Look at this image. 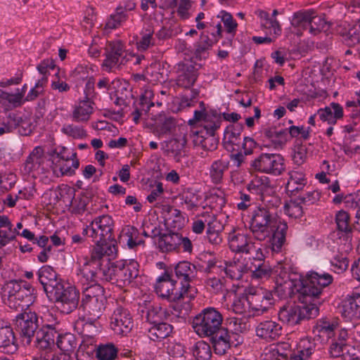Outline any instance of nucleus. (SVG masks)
Instances as JSON below:
<instances>
[{
    "label": "nucleus",
    "instance_id": "obj_1",
    "mask_svg": "<svg viewBox=\"0 0 360 360\" xmlns=\"http://www.w3.org/2000/svg\"><path fill=\"white\" fill-rule=\"evenodd\" d=\"M333 281L332 275L328 273L311 271L305 278H302L300 274L283 268L276 277L275 290L282 298L291 297L297 291L300 293V299L304 302H315L317 305L323 289L331 284Z\"/></svg>",
    "mask_w": 360,
    "mask_h": 360
},
{
    "label": "nucleus",
    "instance_id": "obj_2",
    "mask_svg": "<svg viewBox=\"0 0 360 360\" xmlns=\"http://www.w3.org/2000/svg\"><path fill=\"white\" fill-rule=\"evenodd\" d=\"M250 229L255 239L263 241L269 238L271 250L281 251L285 241L288 225L278 220L268 209L259 207L254 210Z\"/></svg>",
    "mask_w": 360,
    "mask_h": 360
},
{
    "label": "nucleus",
    "instance_id": "obj_3",
    "mask_svg": "<svg viewBox=\"0 0 360 360\" xmlns=\"http://www.w3.org/2000/svg\"><path fill=\"white\" fill-rule=\"evenodd\" d=\"M117 252V248L115 240L96 243V245L91 251V257L84 259V262L79 269L80 274L87 281H96L98 280V271H105L107 266L110 264L107 261L106 264L103 266V257L107 256L114 258Z\"/></svg>",
    "mask_w": 360,
    "mask_h": 360
},
{
    "label": "nucleus",
    "instance_id": "obj_4",
    "mask_svg": "<svg viewBox=\"0 0 360 360\" xmlns=\"http://www.w3.org/2000/svg\"><path fill=\"white\" fill-rule=\"evenodd\" d=\"M34 288L27 282L11 280L2 288V297L4 303L14 310H23L34 302Z\"/></svg>",
    "mask_w": 360,
    "mask_h": 360
},
{
    "label": "nucleus",
    "instance_id": "obj_5",
    "mask_svg": "<svg viewBox=\"0 0 360 360\" xmlns=\"http://www.w3.org/2000/svg\"><path fill=\"white\" fill-rule=\"evenodd\" d=\"M139 264L134 260L118 261L98 271V279L110 282L120 288L128 285L139 275Z\"/></svg>",
    "mask_w": 360,
    "mask_h": 360
},
{
    "label": "nucleus",
    "instance_id": "obj_6",
    "mask_svg": "<svg viewBox=\"0 0 360 360\" xmlns=\"http://www.w3.org/2000/svg\"><path fill=\"white\" fill-rule=\"evenodd\" d=\"M291 25L297 36H302L304 31H308L311 36H317L322 32H327L330 23L322 17L316 15L313 10L298 11L293 14Z\"/></svg>",
    "mask_w": 360,
    "mask_h": 360
},
{
    "label": "nucleus",
    "instance_id": "obj_7",
    "mask_svg": "<svg viewBox=\"0 0 360 360\" xmlns=\"http://www.w3.org/2000/svg\"><path fill=\"white\" fill-rule=\"evenodd\" d=\"M298 300L300 304L288 305L281 308L278 316L282 323L294 326L304 319H313L318 316L319 309L316 303L304 302L300 299V293L298 295Z\"/></svg>",
    "mask_w": 360,
    "mask_h": 360
},
{
    "label": "nucleus",
    "instance_id": "obj_8",
    "mask_svg": "<svg viewBox=\"0 0 360 360\" xmlns=\"http://www.w3.org/2000/svg\"><path fill=\"white\" fill-rule=\"evenodd\" d=\"M106 297L104 288L99 284H94L84 289L82 304L89 319H99L105 309Z\"/></svg>",
    "mask_w": 360,
    "mask_h": 360
},
{
    "label": "nucleus",
    "instance_id": "obj_9",
    "mask_svg": "<svg viewBox=\"0 0 360 360\" xmlns=\"http://www.w3.org/2000/svg\"><path fill=\"white\" fill-rule=\"evenodd\" d=\"M159 270L163 271L159 274V292L162 298H165L171 302H176L182 300L188 304V309L190 308L188 303V294L186 290H182V286L179 291H175L176 281L174 279L172 274V268L167 266L164 262H159Z\"/></svg>",
    "mask_w": 360,
    "mask_h": 360
},
{
    "label": "nucleus",
    "instance_id": "obj_10",
    "mask_svg": "<svg viewBox=\"0 0 360 360\" xmlns=\"http://www.w3.org/2000/svg\"><path fill=\"white\" fill-rule=\"evenodd\" d=\"M223 316L213 307L204 309L193 321L194 331L200 337L215 334L221 327Z\"/></svg>",
    "mask_w": 360,
    "mask_h": 360
},
{
    "label": "nucleus",
    "instance_id": "obj_11",
    "mask_svg": "<svg viewBox=\"0 0 360 360\" xmlns=\"http://www.w3.org/2000/svg\"><path fill=\"white\" fill-rule=\"evenodd\" d=\"M114 221L108 214L96 217L89 226L83 229L82 234L92 238L95 243L115 240L113 236Z\"/></svg>",
    "mask_w": 360,
    "mask_h": 360
},
{
    "label": "nucleus",
    "instance_id": "obj_12",
    "mask_svg": "<svg viewBox=\"0 0 360 360\" xmlns=\"http://www.w3.org/2000/svg\"><path fill=\"white\" fill-rule=\"evenodd\" d=\"M47 297L57 304L63 313L70 314L77 307L79 294L75 287L61 283Z\"/></svg>",
    "mask_w": 360,
    "mask_h": 360
},
{
    "label": "nucleus",
    "instance_id": "obj_13",
    "mask_svg": "<svg viewBox=\"0 0 360 360\" xmlns=\"http://www.w3.org/2000/svg\"><path fill=\"white\" fill-rule=\"evenodd\" d=\"M66 152L67 149L62 147L59 151L56 150L47 160L51 162L49 166L56 176H72L79 166L77 153H72L69 155H66Z\"/></svg>",
    "mask_w": 360,
    "mask_h": 360
},
{
    "label": "nucleus",
    "instance_id": "obj_14",
    "mask_svg": "<svg viewBox=\"0 0 360 360\" xmlns=\"http://www.w3.org/2000/svg\"><path fill=\"white\" fill-rule=\"evenodd\" d=\"M15 328L24 345H29L38 328V316L34 311H25L14 320Z\"/></svg>",
    "mask_w": 360,
    "mask_h": 360
},
{
    "label": "nucleus",
    "instance_id": "obj_15",
    "mask_svg": "<svg viewBox=\"0 0 360 360\" xmlns=\"http://www.w3.org/2000/svg\"><path fill=\"white\" fill-rule=\"evenodd\" d=\"M251 166L258 172L274 176L281 174L285 169L283 157L276 153H262L252 162Z\"/></svg>",
    "mask_w": 360,
    "mask_h": 360
},
{
    "label": "nucleus",
    "instance_id": "obj_16",
    "mask_svg": "<svg viewBox=\"0 0 360 360\" xmlns=\"http://www.w3.org/2000/svg\"><path fill=\"white\" fill-rule=\"evenodd\" d=\"M338 328V319L323 317L316 321L312 328V333L315 340L326 344L330 339L335 337Z\"/></svg>",
    "mask_w": 360,
    "mask_h": 360
},
{
    "label": "nucleus",
    "instance_id": "obj_17",
    "mask_svg": "<svg viewBox=\"0 0 360 360\" xmlns=\"http://www.w3.org/2000/svg\"><path fill=\"white\" fill-rule=\"evenodd\" d=\"M175 274L176 276L181 280L182 290H186L188 294V301H191L197 293L196 289L191 285V283L197 276L195 266L186 261L180 262L175 266Z\"/></svg>",
    "mask_w": 360,
    "mask_h": 360
},
{
    "label": "nucleus",
    "instance_id": "obj_18",
    "mask_svg": "<svg viewBox=\"0 0 360 360\" xmlns=\"http://www.w3.org/2000/svg\"><path fill=\"white\" fill-rule=\"evenodd\" d=\"M59 323L44 324L36 333V346L39 349H51L55 347L60 332Z\"/></svg>",
    "mask_w": 360,
    "mask_h": 360
},
{
    "label": "nucleus",
    "instance_id": "obj_19",
    "mask_svg": "<svg viewBox=\"0 0 360 360\" xmlns=\"http://www.w3.org/2000/svg\"><path fill=\"white\" fill-rule=\"evenodd\" d=\"M110 327L117 335H126L132 327V317L129 311L122 307H117L110 318Z\"/></svg>",
    "mask_w": 360,
    "mask_h": 360
},
{
    "label": "nucleus",
    "instance_id": "obj_20",
    "mask_svg": "<svg viewBox=\"0 0 360 360\" xmlns=\"http://www.w3.org/2000/svg\"><path fill=\"white\" fill-rule=\"evenodd\" d=\"M248 297L253 315L262 314L273 304L272 294L262 288H257L254 292H250Z\"/></svg>",
    "mask_w": 360,
    "mask_h": 360
},
{
    "label": "nucleus",
    "instance_id": "obj_21",
    "mask_svg": "<svg viewBox=\"0 0 360 360\" xmlns=\"http://www.w3.org/2000/svg\"><path fill=\"white\" fill-rule=\"evenodd\" d=\"M155 94L150 88H146L142 94L140 99V104L142 106V110L148 113L145 120V128L150 133L156 134L158 131L157 115L153 112H149L150 108L155 106L152 101Z\"/></svg>",
    "mask_w": 360,
    "mask_h": 360
},
{
    "label": "nucleus",
    "instance_id": "obj_22",
    "mask_svg": "<svg viewBox=\"0 0 360 360\" xmlns=\"http://www.w3.org/2000/svg\"><path fill=\"white\" fill-rule=\"evenodd\" d=\"M95 103L89 98L79 100L72 106L70 115L72 120L77 123L87 122L94 112Z\"/></svg>",
    "mask_w": 360,
    "mask_h": 360
},
{
    "label": "nucleus",
    "instance_id": "obj_23",
    "mask_svg": "<svg viewBox=\"0 0 360 360\" xmlns=\"http://www.w3.org/2000/svg\"><path fill=\"white\" fill-rule=\"evenodd\" d=\"M264 146L281 150L289 141V134L286 130H278L276 128L265 129L263 131Z\"/></svg>",
    "mask_w": 360,
    "mask_h": 360
},
{
    "label": "nucleus",
    "instance_id": "obj_24",
    "mask_svg": "<svg viewBox=\"0 0 360 360\" xmlns=\"http://www.w3.org/2000/svg\"><path fill=\"white\" fill-rule=\"evenodd\" d=\"M229 245L233 252L251 254L254 250V243L246 233L233 232L229 236Z\"/></svg>",
    "mask_w": 360,
    "mask_h": 360
},
{
    "label": "nucleus",
    "instance_id": "obj_25",
    "mask_svg": "<svg viewBox=\"0 0 360 360\" xmlns=\"http://www.w3.org/2000/svg\"><path fill=\"white\" fill-rule=\"evenodd\" d=\"M256 335L267 342L277 340L282 334V326L275 321L265 320L256 327Z\"/></svg>",
    "mask_w": 360,
    "mask_h": 360
},
{
    "label": "nucleus",
    "instance_id": "obj_26",
    "mask_svg": "<svg viewBox=\"0 0 360 360\" xmlns=\"http://www.w3.org/2000/svg\"><path fill=\"white\" fill-rule=\"evenodd\" d=\"M37 276L46 295L61 283L56 271L49 265L41 266L37 271Z\"/></svg>",
    "mask_w": 360,
    "mask_h": 360
},
{
    "label": "nucleus",
    "instance_id": "obj_27",
    "mask_svg": "<svg viewBox=\"0 0 360 360\" xmlns=\"http://www.w3.org/2000/svg\"><path fill=\"white\" fill-rule=\"evenodd\" d=\"M186 142V136L181 135L162 143L161 149L164 155L174 158L176 162H179Z\"/></svg>",
    "mask_w": 360,
    "mask_h": 360
},
{
    "label": "nucleus",
    "instance_id": "obj_28",
    "mask_svg": "<svg viewBox=\"0 0 360 360\" xmlns=\"http://www.w3.org/2000/svg\"><path fill=\"white\" fill-rule=\"evenodd\" d=\"M198 77L197 69L191 64H179L176 84L184 89L193 86Z\"/></svg>",
    "mask_w": 360,
    "mask_h": 360
},
{
    "label": "nucleus",
    "instance_id": "obj_29",
    "mask_svg": "<svg viewBox=\"0 0 360 360\" xmlns=\"http://www.w3.org/2000/svg\"><path fill=\"white\" fill-rule=\"evenodd\" d=\"M247 188L251 193L259 195L261 200H264V196L273 192L271 181L266 176H254L248 184Z\"/></svg>",
    "mask_w": 360,
    "mask_h": 360
},
{
    "label": "nucleus",
    "instance_id": "obj_30",
    "mask_svg": "<svg viewBox=\"0 0 360 360\" xmlns=\"http://www.w3.org/2000/svg\"><path fill=\"white\" fill-rule=\"evenodd\" d=\"M317 115L322 122H327L330 125H335L338 120L343 117L344 111L343 108L339 103L333 102L329 106L319 109Z\"/></svg>",
    "mask_w": 360,
    "mask_h": 360
},
{
    "label": "nucleus",
    "instance_id": "obj_31",
    "mask_svg": "<svg viewBox=\"0 0 360 360\" xmlns=\"http://www.w3.org/2000/svg\"><path fill=\"white\" fill-rule=\"evenodd\" d=\"M290 349L288 342L272 344L264 348L261 357L262 360H286Z\"/></svg>",
    "mask_w": 360,
    "mask_h": 360
},
{
    "label": "nucleus",
    "instance_id": "obj_32",
    "mask_svg": "<svg viewBox=\"0 0 360 360\" xmlns=\"http://www.w3.org/2000/svg\"><path fill=\"white\" fill-rule=\"evenodd\" d=\"M315 343L308 337L302 338L297 345V349L290 356L289 360H308L315 351Z\"/></svg>",
    "mask_w": 360,
    "mask_h": 360
},
{
    "label": "nucleus",
    "instance_id": "obj_33",
    "mask_svg": "<svg viewBox=\"0 0 360 360\" xmlns=\"http://www.w3.org/2000/svg\"><path fill=\"white\" fill-rule=\"evenodd\" d=\"M112 89H115L114 103L117 105L126 106L132 97L130 84L125 80L115 79L112 81Z\"/></svg>",
    "mask_w": 360,
    "mask_h": 360
},
{
    "label": "nucleus",
    "instance_id": "obj_34",
    "mask_svg": "<svg viewBox=\"0 0 360 360\" xmlns=\"http://www.w3.org/2000/svg\"><path fill=\"white\" fill-rule=\"evenodd\" d=\"M46 158L44 155V150L41 147H36L33 149L30 155L27 158L24 164V169L25 172L30 173L34 170L41 168L42 171L48 170V168L44 166V161Z\"/></svg>",
    "mask_w": 360,
    "mask_h": 360
},
{
    "label": "nucleus",
    "instance_id": "obj_35",
    "mask_svg": "<svg viewBox=\"0 0 360 360\" xmlns=\"http://www.w3.org/2000/svg\"><path fill=\"white\" fill-rule=\"evenodd\" d=\"M255 14L260 18L261 25L263 28L269 30L271 35H274V38L280 35L281 33V28L279 22L276 18H271L269 17V14L262 10H257L255 11ZM278 14L277 10H274L272 15L274 18Z\"/></svg>",
    "mask_w": 360,
    "mask_h": 360
},
{
    "label": "nucleus",
    "instance_id": "obj_36",
    "mask_svg": "<svg viewBox=\"0 0 360 360\" xmlns=\"http://www.w3.org/2000/svg\"><path fill=\"white\" fill-rule=\"evenodd\" d=\"M0 349L6 353H13L18 349L13 328L8 326H0Z\"/></svg>",
    "mask_w": 360,
    "mask_h": 360
},
{
    "label": "nucleus",
    "instance_id": "obj_37",
    "mask_svg": "<svg viewBox=\"0 0 360 360\" xmlns=\"http://www.w3.org/2000/svg\"><path fill=\"white\" fill-rule=\"evenodd\" d=\"M181 235L177 233L169 231L167 233L159 232V250L162 252H171L180 245Z\"/></svg>",
    "mask_w": 360,
    "mask_h": 360
},
{
    "label": "nucleus",
    "instance_id": "obj_38",
    "mask_svg": "<svg viewBox=\"0 0 360 360\" xmlns=\"http://www.w3.org/2000/svg\"><path fill=\"white\" fill-rule=\"evenodd\" d=\"M193 142L195 146L200 147L206 151L214 150L217 147V141L214 134H206L205 136L202 131L193 132Z\"/></svg>",
    "mask_w": 360,
    "mask_h": 360
},
{
    "label": "nucleus",
    "instance_id": "obj_39",
    "mask_svg": "<svg viewBox=\"0 0 360 360\" xmlns=\"http://www.w3.org/2000/svg\"><path fill=\"white\" fill-rule=\"evenodd\" d=\"M342 315L352 320L360 317V295L357 294L347 298L342 306Z\"/></svg>",
    "mask_w": 360,
    "mask_h": 360
},
{
    "label": "nucleus",
    "instance_id": "obj_40",
    "mask_svg": "<svg viewBox=\"0 0 360 360\" xmlns=\"http://www.w3.org/2000/svg\"><path fill=\"white\" fill-rule=\"evenodd\" d=\"M97 330L96 327L91 323H86L81 332L83 336V340L79 345V349L84 350L90 349V352H96V340L94 338V333Z\"/></svg>",
    "mask_w": 360,
    "mask_h": 360
},
{
    "label": "nucleus",
    "instance_id": "obj_41",
    "mask_svg": "<svg viewBox=\"0 0 360 360\" xmlns=\"http://www.w3.org/2000/svg\"><path fill=\"white\" fill-rule=\"evenodd\" d=\"M243 127L240 125H232L227 127L224 133V142L231 145V150L238 151L240 150V134Z\"/></svg>",
    "mask_w": 360,
    "mask_h": 360
},
{
    "label": "nucleus",
    "instance_id": "obj_42",
    "mask_svg": "<svg viewBox=\"0 0 360 360\" xmlns=\"http://www.w3.org/2000/svg\"><path fill=\"white\" fill-rule=\"evenodd\" d=\"M23 103V92H20L19 89H16L15 94H10L0 89V103L2 105L15 108L21 106Z\"/></svg>",
    "mask_w": 360,
    "mask_h": 360
},
{
    "label": "nucleus",
    "instance_id": "obj_43",
    "mask_svg": "<svg viewBox=\"0 0 360 360\" xmlns=\"http://www.w3.org/2000/svg\"><path fill=\"white\" fill-rule=\"evenodd\" d=\"M307 184L305 175L298 171H292L289 173V179L286 184V189L288 192L293 193L304 188Z\"/></svg>",
    "mask_w": 360,
    "mask_h": 360
},
{
    "label": "nucleus",
    "instance_id": "obj_44",
    "mask_svg": "<svg viewBox=\"0 0 360 360\" xmlns=\"http://www.w3.org/2000/svg\"><path fill=\"white\" fill-rule=\"evenodd\" d=\"M249 265L240 262L239 259L226 264L224 268L225 274L232 280H239L243 274L248 271Z\"/></svg>",
    "mask_w": 360,
    "mask_h": 360
},
{
    "label": "nucleus",
    "instance_id": "obj_45",
    "mask_svg": "<svg viewBox=\"0 0 360 360\" xmlns=\"http://www.w3.org/2000/svg\"><path fill=\"white\" fill-rule=\"evenodd\" d=\"M56 345L61 351L65 353H72L75 350L78 344L75 335L70 333L62 334L59 332Z\"/></svg>",
    "mask_w": 360,
    "mask_h": 360
},
{
    "label": "nucleus",
    "instance_id": "obj_46",
    "mask_svg": "<svg viewBox=\"0 0 360 360\" xmlns=\"http://www.w3.org/2000/svg\"><path fill=\"white\" fill-rule=\"evenodd\" d=\"M216 219L215 215L209 212H204L197 216L192 223V231L197 234L202 233L205 226L208 229Z\"/></svg>",
    "mask_w": 360,
    "mask_h": 360
},
{
    "label": "nucleus",
    "instance_id": "obj_47",
    "mask_svg": "<svg viewBox=\"0 0 360 360\" xmlns=\"http://www.w3.org/2000/svg\"><path fill=\"white\" fill-rule=\"evenodd\" d=\"M229 168V162L223 160L214 161L210 168L209 174L212 183L218 184L221 182L224 172Z\"/></svg>",
    "mask_w": 360,
    "mask_h": 360
},
{
    "label": "nucleus",
    "instance_id": "obj_48",
    "mask_svg": "<svg viewBox=\"0 0 360 360\" xmlns=\"http://www.w3.org/2000/svg\"><path fill=\"white\" fill-rule=\"evenodd\" d=\"M154 27L148 26L141 32V38L136 42V49L139 51H144L155 45V39L153 37Z\"/></svg>",
    "mask_w": 360,
    "mask_h": 360
},
{
    "label": "nucleus",
    "instance_id": "obj_49",
    "mask_svg": "<svg viewBox=\"0 0 360 360\" xmlns=\"http://www.w3.org/2000/svg\"><path fill=\"white\" fill-rule=\"evenodd\" d=\"M216 44V38L213 36L210 37L207 34H200L199 41L195 45V54L197 58H205L207 51Z\"/></svg>",
    "mask_w": 360,
    "mask_h": 360
},
{
    "label": "nucleus",
    "instance_id": "obj_50",
    "mask_svg": "<svg viewBox=\"0 0 360 360\" xmlns=\"http://www.w3.org/2000/svg\"><path fill=\"white\" fill-rule=\"evenodd\" d=\"M120 239L123 243H126L129 248H134L141 242L139 239L138 229L132 226H127L123 228Z\"/></svg>",
    "mask_w": 360,
    "mask_h": 360
},
{
    "label": "nucleus",
    "instance_id": "obj_51",
    "mask_svg": "<svg viewBox=\"0 0 360 360\" xmlns=\"http://www.w3.org/2000/svg\"><path fill=\"white\" fill-rule=\"evenodd\" d=\"M117 352L112 343H107L97 347L96 355L99 360H114L117 357Z\"/></svg>",
    "mask_w": 360,
    "mask_h": 360
},
{
    "label": "nucleus",
    "instance_id": "obj_52",
    "mask_svg": "<svg viewBox=\"0 0 360 360\" xmlns=\"http://www.w3.org/2000/svg\"><path fill=\"white\" fill-rule=\"evenodd\" d=\"M203 128L206 134H214L221 124V117L217 112H209L204 120Z\"/></svg>",
    "mask_w": 360,
    "mask_h": 360
},
{
    "label": "nucleus",
    "instance_id": "obj_53",
    "mask_svg": "<svg viewBox=\"0 0 360 360\" xmlns=\"http://www.w3.org/2000/svg\"><path fill=\"white\" fill-rule=\"evenodd\" d=\"M193 354L197 360H210L212 356L211 347L206 342L198 341L193 347Z\"/></svg>",
    "mask_w": 360,
    "mask_h": 360
},
{
    "label": "nucleus",
    "instance_id": "obj_54",
    "mask_svg": "<svg viewBox=\"0 0 360 360\" xmlns=\"http://www.w3.org/2000/svg\"><path fill=\"white\" fill-rule=\"evenodd\" d=\"M216 18L217 19H220V22H223L227 33L231 34L232 36L235 35L238 24L236 21L233 18V16L231 15V13L225 11H221L217 15Z\"/></svg>",
    "mask_w": 360,
    "mask_h": 360
},
{
    "label": "nucleus",
    "instance_id": "obj_55",
    "mask_svg": "<svg viewBox=\"0 0 360 360\" xmlns=\"http://www.w3.org/2000/svg\"><path fill=\"white\" fill-rule=\"evenodd\" d=\"M230 337L227 333L215 338L213 340L214 352L216 354L224 355L230 349Z\"/></svg>",
    "mask_w": 360,
    "mask_h": 360
},
{
    "label": "nucleus",
    "instance_id": "obj_56",
    "mask_svg": "<svg viewBox=\"0 0 360 360\" xmlns=\"http://www.w3.org/2000/svg\"><path fill=\"white\" fill-rule=\"evenodd\" d=\"M162 350L165 352L169 356V359H175L184 356V347L181 345L171 342L170 339H167L162 342Z\"/></svg>",
    "mask_w": 360,
    "mask_h": 360
},
{
    "label": "nucleus",
    "instance_id": "obj_57",
    "mask_svg": "<svg viewBox=\"0 0 360 360\" xmlns=\"http://www.w3.org/2000/svg\"><path fill=\"white\" fill-rule=\"evenodd\" d=\"M183 205L188 210H195L200 203L199 195L194 193L191 189H187L182 194Z\"/></svg>",
    "mask_w": 360,
    "mask_h": 360
},
{
    "label": "nucleus",
    "instance_id": "obj_58",
    "mask_svg": "<svg viewBox=\"0 0 360 360\" xmlns=\"http://www.w3.org/2000/svg\"><path fill=\"white\" fill-rule=\"evenodd\" d=\"M61 131L73 139H81L85 138L87 134L83 127L75 125L73 124H64Z\"/></svg>",
    "mask_w": 360,
    "mask_h": 360
},
{
    "label": "nucleus",
    "instance_id": "obj_59",
    "mask_svg": "<svg viewBox=\"0 0 360 360\" xmlns=\"http://www.w3.org/2000/svg\"><path fill=\"white\" fill-rule=\"evenodd\" d=\"M89 202V198L85 195H79L76 198L75 196L69 202L70 211L75 214H81L85 210Z\"/></svg>",
    "mask_w": 360,
    "mask_h": 360
},
{
    "label": "nucleus",
    "instance_id": "obj_60",
    "mask_svg": "<svg viewBox=\"0 0 360 360\" xmlns=\"http://www.w3.org/2000/svg\"><path fill=\"white\" fill-rule=\"evenodd\" d=\"M248 271L252 273V276L257 278H267L271 276V270L269 265L264 263L253 264L249 265Z\"/></svg>",
    "mask_w": 360,
    "mask_h": 360
},
{
    "label": "nucleus",
    "instance_id": "obj_61",
    "mask_svg": "<svg viewBox=\"0 0 360 360\" xmlns=\"http://www.w3.org/2000/svg\"><path fill=\"white\" fill-rule=\"evenodd\" d=\"M301 202L297 200L286 202L283 207L284 212L290 218H299L302 216L303 209Z\"/></svg>",
    "mask_w": 360,
    "mask_h": 360
},
{
    "label": "nucleus",
    "instance_id": "obj_62",
    "mask_svg": "<svg viewBox=\"0 0 360 360\" xmlns=\"http://www.w3.org/2000/svg\"><path fill=\"white\" fill-rule=\"evenodd\" d=\"M335 222L339 231L345 233H349L352 231L350 217L346 211L340 210L336 213Z\"/></svg>",
    "mask_w": 360,
    "mask_h": 360
},
{
    "label": "nucleus",
    "instance_id": "obj_63",
    "mask_svg": "<svg viewBox=\"0 0 360 360\" xmlns=\"http://www.w3.org/2000/svg\"><path fill=\"white\" fill-rule=\"evenodd\" d=\"M207 288L212 290L215 293L224 292L227 291V285L226 281L224 278L219 277H209L205 281Z\"/></svg>",
    "mask_w": 360,
    "mask_h": 360
},
{
    "label": "nucleus",
    "instance_id": "obj_64",
    "mask_svg": "<svg viewBox=\"0 0 360 360\" xmlns=\"http://www.w3.org/2000/svg\"><path fill=\"white\" fill-rule=\"evenodd\" d=\"M222 226L220 222L216 219L212 225L207 229V237L209 241L212 244H219L222 239L220 236V231Z\"/></svg>",
    "mask_w": 360,
    "mask_h": 360
}]
</instances>
